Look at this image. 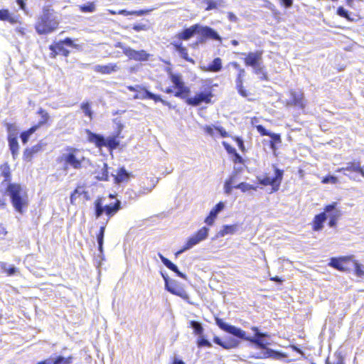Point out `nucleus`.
<instances>
[{
    "label": "nucleus",
    "mask_w": 364,
    "mask_h": 364,
    "mask_svg": "<svg viewBox=\"0 0 364 364\" xmlns=\"http://www.w3.org/2000/svg\"><path fill=\"white\" fill-rule=\"evenodd\" d=\"M215 323L223 331L232 334L238 338L250 341L251 343L255 345L257 348H266L269 344L265 341V338L269 336L268 334L265 333L257 334L254 337L247 336L245 331L235 326L227 323L221 318H216Z\"/></svg>",
    "instance_id": "obj_1"
},
{
    "label": "nucleus",
    "mask_w": 364,
    "mask_h": 364,
    "mask_svg": "<svg viewBox=\"0 0 364 364\" xmlns=\"http://www.w3.org/2000/svg\"><path fill=\"white\" fill-rule=\"evenodd\" d=\"M59 23V19L55 13L44 9L42 15L38 18L35 28L39 35L49 34L58 28Z\"/></svg>",
    "instance_id": "obj_2"
},
{
    "label": "nucleus",
    "mask_w": 364,
    "mask_h": 364,
    "mask_svg": "<svg viewBox=\"0 0 364 364\" xmlns=\"http://www.w3.org/2000/svg\"><path fill=\"white\" fill-rule=\"evenodd\" d=\"M6 191L10 196L11 203L15 210L22 214L23 213V208L27 206V197L21 185L9 183Z\"/></svg>",
    "instance_id": "obj_3"
},
{
    "label": "nucleus",
    "mask_w": 364,
    "mask_h": 364,
    "mask_svg": "<svg viewBox=\"0 0 364 364\" xmlns=\"http://www.w3.org/2000/svg\"><path fill=\"white\" fill-rule=\"evenodd\" d=\"M104 199L98 198L94 203L95 215L97 219L100 218L103 213L107 216V220L114 216L121 209V201L117 200L114 203L104 205Z\"/></svg>",
    "instance_id": "obj_4"
},
{
    "label": "nucleus",
    "mask_w": 364,
    "mask_h": 364,
    "mask_svg": "<svg viewBox=\"0 0 364 364\" xmlns=\"http://www.w3.org/2000/svg\"><path fill=\"white\" fill-rule=\"evenodd\" d=\"M87 138L90 142L93 143L98 148L106 146L110 150L115 149L119 145V141L117 139V136H109L105 138L103 136L86 130Z\"/></svg>",
    "instance_id": "obj_5"
},
{
    "label": "nucleus",
    "mask_w": 364,
    "mask_h": 364,
    "mask_svg": "<svg viewBox=\"0 0 364 364\" xmlns=\"http://www.w3.org/2000/svg\"><path fill=\"white\" fill-rule=\"evenodd\" d=\"M208 232L209 229L206 227H203L201 229H200L194 235L188 238L186 245L183 247L181 250H180L176 253V255H179L180 254L184 252L185 251L191 249L193 247L198 245L201 241L205 240L208 235Z\"/></svg>",
    "instance_id": "obj_6"
},
{
    "label": "nucleus",
    "mask_w": 364,
    "mask_h": 364,
    "mask_svg": "<svg viewBox=\"0 0 364 364\" xmlns=\"http://www.w3.org/2000/svg\"><path fill=\"white\" fill-rule=\"evenodd\" d=\"M116 48H121L123 50V53L125 55H127L129 59L134 60L136 61H146L149 60V54L147 53L145 50H135L127 46H125L123 43L118 42L115 45Z\"/></svg>",
    "instance_id": "obj_7"
},
{
    "label": "nucleus",
    "mask_w": 364,
    "mask_h": 364,
    "mask_svg": "<svg viewBox=\"0 0 364 364\" xmlns=\"http://www.w3.org/2000/svg\"><path fill=\"white\" fill-rule=\"evenodd\" d=\"M165 289L171 294L180 296L188 303L192 304L186 291L176 281L171 280V282H166V287Z\"/></svg>",
    "instance_id": "obj_8"
},
{
    "label": "nucleus",
    "mask_w": 364,
    "mask_h": 364,
    "mask_svg": "<svg viewBox=\"0 0 364 364\" xmlns=\"http://www.w3.org/2000/svg\"><path fill=\"white\" fill-rule=\"evenodd\" d=\"M213 94L209 92H200L196 94L194 97L186 98V102L188 105L193 107L199 106L201 103L204 102L208 104L211 102Z\"/></svg>",
    "instance_id": "obj_9"
},
{
    "label": "nucleus",
    "mask_w": 364,
    "mask_h": 364,
    "mask_svg": "<svg viewBox=\"0 0 364 364\" xmlns=\"http://www.w3.org/2000/svg\"><path fill=\"white\" fill-rule=\"evenodd\" d=\"M336 203H333L326 205L324 208L327 218H329L328 225L331 228H334L336 225L337 220L341 215L340 210L336 208Z\"/></svg>",
    "instance_id": "obj_10"
},
{
    "label": "nucleus",
    "mask_w": 364,
    "mask_h": 364,
    "mask_svg": "<svg viewBox=\"0 0 364 364\" xmlns=\"http://www.w3.org/2000/svg\"><path fill=\"white\" fill-rule=\"evenodd\" d=\"M291 99L287 102V106H295L303 109L306 106L304 94L301 92L291 91Z\"/></svg>",
    "instance_id": "obj_11"
},
{
    "label": "nucleus",
    "mask_w": 364,
    "mask_h": 364,
    "mask_svg": "<svg viewBox=\"0 0 364 364\" xmlns=\"http://www.w3.org/2000/svg\"><path fill=\"white\" fill-rule=\"evenodd\" d=\"M62 159L65 161V170H67L68 166H71L75 169H79L82 166V163L78 159L75 154L73 152L63 154Z\"/></svg>",
    "instance_id": "obj_12"
},
{
    "label": "nucleus",
    "mask_w": 364,
    "mask_h": 364,
    "mask_svg": "<svg viewBox=\"0 0 364 364\" xmlns=\"http://www.w3.org/2000/svg\"><path fill=\"white\" fill-rule=\"evenodd\" d=\"M133 98L134 100H153L155 102H157L158 100H161L160 95L151 92L142 85Z\"/></svg>",
    "instance_id": "obj_13"
},
{
    "label": "nucleus",
    "mask_w": 364,
    "mask_h": 364,
    "mask_svg": "<svg viewBox=\"0 0 364 364\" xmlns=\"http://www.w3.org/2000/svg\"><path fill=\"white\" fill-rule=\"evenodd\" d=\"M274 176L273 177L269 176V181L272 182V183H269V186H272V193L279 191L284 176L283 170H281L274 166Z\"/></svg>",
    "instance_id": "obj_14"
},
{
    "label": "nucleus",
    "mask_w": 364,
    "mask_h": 364,
    "mask_svg": "<svg viewBox=\"0 0 364 364\" xmlns=\"http://www.w3.org/2000/svg\"><path fill=\"white\" fill-rule=\"evenodd\" d=\"M262 62V51L250 52L245 58L247 66L255 67Z\"/></svg>",
    "instance_id": "obj_15"
},
{
    "label": "nucleus",
    "mask_w": 364,
    "mask_h": 364,
    "mask_svg": "<svg viewBox=\"0 0 364 364\" xmlns=\"http://www.w3.org/2000/svg\"><path fill=\"white\" fill-rule=\"evenodd\" d=\"M199 33L205 38L216 40L220 42L222 41V38L217 31L210 27L202 26L200 25Z\"/></svg>",
    "instance_id": "obj_16"
},
{
    "label": "nucleus",
    "mask_w": 364,
    "mask_h": 364,
    "mask_svg": "<svg viewBox=\"0 0 364 364\" xmlns=\"http://www.w3.org/2000/svg\"><path fill=\"white\" fill-rule=\"evenodd\" d=\"M225 205L223 202H219L210 212L205 222L208 225H212L218 215L224 209Z\"/></svg>",
    "instance_id": "obj_17"
},
{
    "label": "nucleus",
    "mask_w": 364,
    "mask_h": 364,
    "mask_svg": "<svg viewBox=\"0 0 364 364\" xmlns=\"http://www.w3.org/2000/svg\"><path fill=\"white\" fill-rule=\"evenodd\" d=\"M200 25L195 24L190 28L184 29L182 32L178 34V38L181 40L187 41L193 37L195 34L199 33Z\"/></svg>",
    "instance_id": "obj_18"
},
{
    "label": "nucleus",
    "mask_w": 364,
    "mask_h": 364,
    "mask_svg": "<svg viewBox=\"0 0 364 364\" xmlns=\"http://www.w3.org/2000/svg\"><path fill=\"white\" fill-rule=\"evenodd\" d=\"M350 257H332L330 260L329 265L339 271H346L347 267L344 266L345 263L350 259Z\"/></svg>",
    "instance_id": "obj_19"
},
{
    "label": "nucleus",
    "mask_w": 364,
    "mask_h": 364,
    "mask_svg": "<svg viewBox=\"0 0 364 364\" xmlns=\"http://www.w3.org/2000/svg\"><path fill=\"white\" fill-rule=\"evenodd\" d=\"M73 359V358L72 356L65 358L62 355H58L54 358H48L43 361H40L37 364H71Z\"/></svg>",
    "instance_id": "obj_20"
},
{
    "label": "nucleus",
    "mask_w": 364,
    "mask_h": 364,
    "mask_svg": "<svg viewBox=\"0 0 364 364\" xmlns=\"http://www.w3.org/2000/svg\"><path fill=\"white\" fill-rule=\"evenodd\" d=\"M158 255L161 259V262H163V264L168 269L175 272L179 277L186 279V274L180 272L178 267L175 264H173L171 261L164 257L161 253H159Z\"/></svg>",
    "instance_id": "obj_21"
},
{
    "label": "nucleus",
    "mask_w": 364,
    "mask_h": 364,
    "mask_svg": "<svg viewBox=\"0 0 364 364\" xmlns=\"http://www.w3.org/2000/svg\"><path fill=\"white\" fill-rule=\"evenodd\" d=\"M119 68L117 64H108L105 65H96L93 70L95 72L100 73L102 74H111L112 73L117 72Z\"/></svg>",
    "instance_id": "obj_22"
},
{
    "label": "nucleus",
    "mask_w": 364,
    "mask_h": 364,
    "mask_svg": "<svg viewBox=\"0 0 364 364\" xmlns=\"http://www.w3.org/2000/svg\"><path fill=\"white\" fill-rule=\"evenodd\" d=\"M339 171H351V172H356L360 173L362 176L364 177V171L360 166V162H350L346 164V166L342 167L338 170ZM345 175H346V173H344Z\"/></svg>",
    "instance_id": "obj_23"
},
{
    "label": "nucleus",
    "mask_w": 364,
    "mask_h": 364,
    "mask_svg": "<svg viewBox=\"0 0 364 364\" xmlns=\"http://www.w3.org/2000/svg\"><path fill=\"white\" fill-rule=\"evenodd\" d=\"M327 220V215L326 211L316 215L314 219L313 230L314 231H320L323 228V223Z\"/></svg>",
    "instance_id": "obj_24"
},
{
    "label": "nucleus",
    "mask_w": 364,
    "mask_h": 364,
    "mask_svg": "<svg viewBox=\"0 0 364 364\" xmlns=\"http://www.w3.org/2000/svg\"><path fill=\"white\" fill-rule=\"evenodd\" d=\"M116 183H121L123 182L128 181L130 177V173L124 168V167L120 168L117 172L116 175L112 174Z\"/></svg>",
    "instance_id": "obj_25"
},
{
    "label": "nucleus",
    "mask_w": 364,
    "mask_h": 364,
    "mask_svg": "<svg viewBox=\"0 0 364 364\" xmlns=\"http://www.w3.org/2000/svg\"><path fill=\"white\" fill-rule=\"evenodd\" d=\"M98 169L100 171L96 170V178L100 181H108L109 175L107 170V164L106 163L102 162V164H99L97 166Z\"/></svg>",
    "instance_id": "obj_26"
},
{
    "label": "nucleus",
    "mask_w": 364,
    "mask_h": 364,
    "mask_svg": "<svg viewBox=\"0 0 364 364\" xmlns=\"http://www.w3.org/2000/svg\"><path fill=\"white\" fill-rule=\"evenodd\" d=\"M222 0H201L200 6L205 11L215 10L220 5Z\"/></svg>",
    "instance_id": "obj_27"
},
{
    "label": "nucleus",
    "mask_w": 364,
    "mask_h": 364,
    "mask_svg": "<svg viewBox=\"0 0 364 364\" xmlns=\"http://www.w3.org/2000/svg\"><path fill=\"white\" fill-rule=\"evenodd\" d=\"M173 45L174 46L176 50L178 53L179 55L182 58L188 62L193 63H194V60L189 58L187 49L182 46L181 43H174Z\"/></svg>",
    "instance_id": "obj_28"
},
{
    "label": "nucleus",
    "mask_w": 364,
    "mask_h": 364,
    "mask_svg": "<svg viewBox=\"0 0 364 364\" xmlns=\"http://www.w3.org/2000/svg\"><path fill=\"white\" fill-rule=\"evenodd\" d=\"M239 230V226L236 224L235 225H223L222 229L218 233V236L224 237L226 235H232L235 233Z\"/></svg>",
    "instance_id": "obj_29"
},
{
    "label": "nucleus",
    "mask_w": 364,
    "mask_h": 364,
    "mask_svg": "<svg viewBox=\"0 0 364 364\" xmlns=\"http://www.w3.org/2000/svg\"><path fill=\"white\" fill-rule=\"evenodd\" d=\"M50 50H52L56 55H63L64 56H68L70 51L64 48L63 43L58 42L55 45L50 46Z\"/></svg>",
    "instance_id": "obj_30"
},
{
    "label": "nucleus",
    "mask_w": 364,
    "mask_h": 364,
    "mask_svg": "<svg viewBox=\"0 0 364 364\" xmlns=\"http://www.w3.org/2000/svg\"><path fill=\"white\" fill-rule=\"evenodd\" d=\"M262 351L257 353L255 354H252L250 355L251 358H257V359H263L267 358L272 357L274 351L272 349L266 348H260Z\"/></svg>",
    "instance_id": "obj_31"
},
{
    "label": "nucleus",
    "mask_w": 364,
    "mask_h": 364,
    "mask_svg": "<svg viewBox=\"0 0 364 364\" xmlns=\"http://www.w3.org/2000/svg\"><path fill=\"white\" fill-rule=\"evenodd\" d=\"M9 149L11 152L14 159H16L18 154L19 145L17 139H8Z\"/></svg>",
    "instance_id": "obj_32"
},
{
    "label": "nucleus",
    "mask_w": 364,
    "mask_h": 364,
    "mask_svg": "<svg viewBox=\"0 0 364 364\" xmlns=\"http://www.w3.org/2000/svg\"><path fill=\"white\" fill-rule=\"evenodd\" d=\"M0 267L8 276H13L18 271L14 265H8L6 262H0Z\"/></svg>",
    "instance_id": "obj_33"
},
{
    "label": "nucleus",
    "mask_w": 364,
    "mask_h": 364,
    "mask_svg": "<svg viewBox=\"0 0 364 364\" xmlns=\"http://www.w3.org/2000/svg\"><path fill=\"white\" fill-rule=\"evenodd\" d=\"M254 73L256 75H260L259 78L262 80H267V75L264 70V67L263 65V62L257 65L255 67H252Z\"/></svg>",
    "instance_id": "obj_34"
},
{
    "label": "nucleus",
    "mask_w": 364,
    "mask_h": 364,
    "mask_svg": "<svg viewBox=\"0 0 364 364\" xmlns=\"http://www.w3.org/2000/svg\"><path fill=\"white\" fill-rule=\"evenodd\" d=\"M105 232V226H101L99 233L97 235V241L98 244V250L101 254L103 253L104 236Z\"/></svg>",
    "instance_id": "obj_35"
},
{
    "label": "nucleus",
    "mask_w": 364,
    "mask_h": 364,
    "mask_svg": "<svg viewBox=\"0 0 364 364\" xmlns=\"http://www.w3.org/2000/svg\"><path fill=\"white\" fill-rule=\"evenodd\" d=\"M177 91L175 93V96L181 99H186L188 98V95L191 92V90L188 87L186 86L185 85L181 86L179 88H176Z\"/></svg>",
    "instance_id": "obj_36"
},
{
    "label": "nucleus",
    "mask_w": 364,
    "mask_h": 364,
    "mask_svg": "<svg viewBox=\"0 0 364 364\" xmlns=\"http://www.w3.org/2000/svg\"><path fill=\"white\" fill-rule=\"evenodd\" d=\"M38 128V126H33L27 131H25L21 134V139L23 144H26L28 141L31 134H33Z\"/></svg>",
    "instance_id": "obj_37"
},
{
    "label": "nucleus",
    "mask_w": 364,
    "mask_h": 364,
    "mask_svg": "<svg viewBox=\"0 0 364 364\" xmlns=\"http://www.w3.org/2000/svg\"><path fill=\"white\" fill-rule=\"evenodd\" d=\"M170 79L176 89L185 85L183 81L182 76L179 74L170 73Z\"/></svg>",
    "instance_id": "obj_38"
},
{
    "label": "nucleus",
    "mask_w": 364,
    "mask_h": 364,
    "mask_svg": "<svg viewBox=\"0 0 364 364\" xmlns=\"http://www.w3.org/2000/svg\"><path fill=\"white\" fill-rule=\"evenodd\" d=\"M6 125L8 132V139H17L18 133V127L14 124L7 123Z\"/></svg>",
    "instance_id": "obj_39"
},
{
    "label": "nucleus",
    "mask_w": 364,
    "mask_h": 364,
    "mask_svg": "<svg viewBox=\"0 0 364 364\" xmlns=\"http://www.w3.org/2000/svg\"><path fill=\"white\" fill-rule=\"evenodd\" d=\"M240 342L233 338H229L224 340L223 348L225 349H231L238 346Z\"/></svg>",
    "instance_id": "obj_40"
},
{
    "label": "nucleus",
    "mask_w": 364,
    "mask_h": 364,
    "mask_svg": "<svg viewBox=\"0 0 364 364\" xmlns=\"http://www.w3.org/2000/svg\"><path fill=\"white\" fill-rule=\"evenodd\" d=\"M222 68V60L220 58H215L208 66V70L218 72Z\"/></svg>",
    "instance_id": "obj_41"
},
{
    "label": "nucleus",
    "mask_w": 364,
    "mask_h": 364,
    "mask_svg": "<svg viewBox=\"0 0 364 364\" xmlns=\"http://www.w3.org/2000/svg\"><path fill=\"white\" fill-rule=\"evenodd\" d=\"M190 326L193 328L194 333L196 335H198V336L203 335V328L202 326V324L196 321H191L190 322Z\"/></svg>",
    "instance_id": "obj_42"
},
{
    "label": "nucleus",
    "mask_w": 364,
    "mask_h": 364,
    "mask_svg": "<svg viewBox=\"0 0 364 364\" xmlns=\"http://www.w3.org/2000/svg\"><path fill=\"white\" fill-rule=\"evenodd\" d=\"M0 20L7 21L11 23H14L16 22L15 19L11 16L10 13L7 9L0 10Z\"/></svg>",
    "instance_id": "obj_43"
},
{
    "label": "nucleus",
    "mask_w": 364,
    "mask_h": 364,
    "mask_svg": "<svg viewBox=\"0 0 364 364\" xmlns=\"http://www.w3.org/2000/svg\"><path fill=\"white\" fill-rule=\"evenodd\" d=\"M80 107L84 114L91 119L92 118V111L90 107V104L88 102H82Z\"/></svg>",
    "instance_id": "obj_44"
},
{
    "label": "nucleus",
    "mask_w": 364,
    "mask_h": 364,
    "mask_svg": "<svg viewBox=\"0 0 364 364\" xmlns=\"http://www.w3.org/2000/svg\"><path fill=\"white\" fill-rule=\"evenodd\" d=\"M234 188L240 189L242 192H246V191H250V190H255V191L257 190V187H255V186H254L252 185H250V184H249L247 183H245V182H242V183L235 186Z\"/></svg>",
    "instance_id": "obj_45"
},
{
    "label": "nucleus",
    "mask_w": 364,
    "mask_h": 364,
    "mask_svg": "<svg viewBox=\"0 0 364 364\" xmlns=\"http://www.w3.org/2000/svg\"><path fill=\"white\" fill-rule=\"evenodd\" d=\"M80 10L83 13H92L95 11L94 3H87L79 6Z\"/></svg>",
    "instance_id": "obj_46"
},
{
    "label": "nucleus",
    "mask_w": 364,
    "mask_h": 364,
    "mask_svg": "<svg viewBox=\"0 0 364 364\" xmlns=\"http://www.w3.org/2000/svg\"><path fill=\"white\" fill-rule=\"evenodd\" d=\"M38 113L41 117V120L38 122V124L37 125L39 127L40 126H41L47 122V121L49 119V114L46 110H44L42 108L39 109Z\"/></svg>",
    "instance_id": "obj_47"
},
{
    "label": "nucleus",
    "mask_w": 364,
    "mask_h": 364,
    "mask_svg": "<svg viewBox=\"0 0 364 364\" xmlns=\"http://www.w3.org/2000/svg\"><path fill=\"white\" fill-rule=\"evenodd\" d=\"M197 345L199 348L201 347H212L211 343L206 339L203 335L198 336V341H197Z\"/></svg>",
    "instance_id": "obj_48"
},
{
    "label": "nucleus",
    "mask_w": 364,
    "mask_h": 364,
    "mask_svg": "<svg viewBox=\"0 0 364 364\" xmlns=\"http://www.w3.org/2000/svg\"><path fill=\"white\" fill-rule=\"evenodd\" d=\"M82 193H86L82 188L77 187L71 194L70 196V203L72 204H74L75 201L76 200L77 198L80 196Z\"/></svg>",
    "instance_id": "obj_49"
},
{
    "label": "nucleus",
    "mask_w": 364,
    "mask_h": 364,
    "mask_svg": "<svg viewBox=\"0 0 364 364\" xmlns=\"http://www.w3.org/2000/svg\"><path fill=\"white\" fill-rule=\"evenodd\" d=\"M355 273L359 277H362L364 276L363 266L358 263L356 261L354 262Z\"/></svg>",
    "instance_id": "obj_50"
},
{
    "label": "nucleus",
    "mask_w": 364,
    "mask_h": 364,
    "mask_svg": "<svg viewBox=\"0 0 364 364\" xmlns=\"http://www.w3.org/2000/svg\"><path fill=\"white\" fill-rule=\"evenodd\" d=\"M257 178L259 183L262 186H268L269 183H272V182L269 181V176H257Z\"/></svg>",
    "instance_id": "obj_51"
},
{
    "label": "nucleus",
    "mask_w": 364,
    "mask_h": 364,
    "mask_svg": "<svg viewBox=\"0 0 364 364\" xmlns=\"http://www.w3.org/2000/svg\"><path fill=\"white\" fill-rule=\"evenodd\" d=\"M337 181H338V178L336 176H331V175L324 177L322 180V183H323L335 184L337 183Z\"/></svg>",
    "instance_id": "obj_52"
},
{
    "label": "nucleus",
    "mask_w": 364,
    "mask_h": 364,
    "mask_svg": "<svg viewBox=\"0 0 364 364\" xmlns=\"http://www.w3.org/2000/svg\"><path fill=\"white\" fill-rule=\"evenodd\" d=\"M337 14L341 17L349 18L348 11L345 9L343 6H339L337 9Z\"/></svg>",
    "instance_id": "obj_53"
},
{
    "label": "nucleus",
    "mask_w": 364,
    "mask_h": 364,
    "mask_svg": "<svg viewBox=\"0 0 364 364\" xmlns=\"http://www.w3.org/2000/svg\"><path fill=\"white\" fill-rule=\"evenodd\" d=\"M257 132L262 135V136H269L271 134V132L267 131L262 125H257L256 127Z\"/></svg>",
    "instance_id": "obj_54"
},
{
    "label": "nucleus",
    "mask_w": 364,
    "mask_h": 364,
    "mask_svg": "<svg viewBox=\"0 0 364 364\" xmlns=\"http://www.w3.org/2000/svg\"><path fill=\"white\" fill-rule=\"evenodd\" d=\"M33 153L30 149H26L23 152V159L27 161H30L33 156Z\"/></svg>",
    "instance_id": "obj_55"
},
{
    "label": "nucleus",
    "mask_w": 364,
    "mask_h": 364,
    "mask_svg": "<svg viewBox=\"0 0 364 364\" xmlns=\"http://www.w3.org/2000/svg\"><path fill=\"white\" fill-rule=\"evenodd\" d=\"M1 174L5 177L6 180L10 177V168L8 165L6 164L2 167Z\"/></svg>",
    "instance_id": "obj_56"
},
{
    "label": "nucleus",
    "mask_w": 364,
    "mask_h": 364,
    "mask_svg": "<svg viewBox=\"0 0 364 364\" xmlns=\"http://www.w3.org/2000/svg\"><path fill=\"white\" fill-rule=\"evenodd\" d=\"M271 137V141H274V143L279 144L281 143V136L279 134L272 133L269 135Z\"/></svg>",
    "instance_id": "obj_57"
},
{
    "label": "nucleus",
    "mask_w": 364,
    "mask_h": 364,
    "mask_svg": "<svg viewBox=\"0 0 364 364\" xmlns=\"http://www.w3.org/2000/svg\"><path fill=\"white\" fill-rule=\"evenodd\" d=\"M214 129L218 132L220 136L223 138L228 136V133L225 131V129L222 127H214Z\"/></svg>",
    "instance_id": "obj_58"
},
{
    "label": "nucleus",
    "mask_w": 364,
    "mask_h": 364,
    "mask_svg": "<svg viewBox=\"0 0 364 364\" xmlns=\"http://www.w3.org/2000/svg\"><path fill=\"white\" fill-rule=\"evenodd\" d=\"M235 186L230 185L228 182H225L224 184V192L227 195H230L232 193V188H234Z\"/></svg>",
    "instance_id": "obj_59"
},
{
    "label": "nucleus",
    "mask_w": 364,
    "mask_h": 364,
    "mask_svg": "<svg viewBox=\"0 0 364 364\" xmlns=\"http://www.w3.org/2000/svg\"><path fill=\"white\" fill-rule=\"evenodd\" d=\"M133 29L137 32L141 31H145L147 29V26L142 23L135 24L133 26Z\"/></svg>",
    "instance_id": "obj_60"
},
{
    "label": "nucleus",
    "mask_w": 364,
    "mask_h": 364,
    "mask_svg": "<svg viewBox=\"0 0 364 364\" xmlns=\"http://www.w3.org/2000/svg\"><path fill=\"white\" fill-rule=\"evenodd\" d=\"M237 177V173H234L225 181L229 183L232 186H235V184L236 183Z\"/></svg>",
    "instance_id": "obj_61"
},
{
    "label": "nucleus",
    "mask_w": 364,
    "mask_h": 364,
    "mask_svg": "<svg viewBox=\"0 0 364 364\" xmlns=\"http://www.w3.org/2000/svg\"><path fill=\"white\" fill-rule=\"evenodd\" d=\"M43 145L42 143H38L36 145L31 147L30 149L33 154H37L38 152L43 149Z\"/></svg>",
    "instance_id": "obj_62"
},
{
    "label": "nucleus",
    "mask_w": 364,
    "mask_h": 364,
    "mask_svg": "<svg viewBox=\"0 0 364 364\" xmlns=\"http://www.w3.org/2000/svg\"><path fill=\"white\" fill-rule=\"evenodd\" d=\"M60 43H63V45H66L68 46L74 47L75 48L77 45H75L73 43V41L70 38H66L65 40L60 41Z\"/></svg>",
    "instance_id": "obj_63"
},
{
    "label": "nucleus",
    "mask_w": 364,
    "mask_h": 364,
    "mask_svg": "<svg viewBox=\"0 0 364 364\" xmlns=\"http://www.w3.org/2000/svg\"><path fill=\"white\" fill-rule=\"evenodd\" d=\"M236 87L240 95H242V97H247V91L245 89H244L243 85Z\"/></svg>",
    "instance_id": "obj_64"
}]
</instances>
